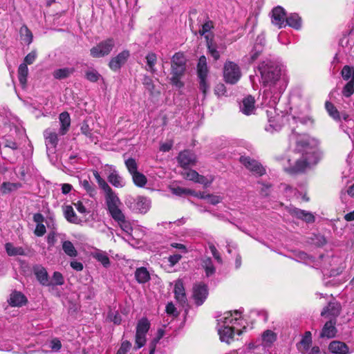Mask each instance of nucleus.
I'll return each mask as SVG.
<instances>
[{
    "instance_id": "obj_1",
    "label": "nucleus",
    "mask_w": 354,
    "mask_h": 354,
    "mask_svg": "<svg viewBox=\"0 0 354 354\" xmlns=\"http://www.w3.org/2000/svg\"><path fill=\"white\" fill-rule=\"evenodd\" d=\"M258 71L260 73L261 82L263 85L271 88L274 86L280 79L281 65L275 61L266 59L259 64ZM272 91L270 88H268L264 91L263 95V97L266 100L268 97L270 98L268 102H264L270 106V109L266 111L269 124L266 127V130L270 133L278 131L281 127V124L277 122L279 116L277 118L272 116L275 113L272 106L276 104L279 96L278 95L277 96H272Z\"/></svg>"
},
{
    "instance_id": "obj_2",
    "label": "nucleus",
    "mask_w": 354,
    "mask_h": 354,
    "mask_svg": "<svg viewBox=\"0 0 354 354\" xmlns=\"http://www.w3.org/2000/svg\"><path fill=\"white\" fill-rule=\"evenodd\" d=\"M295 151L301 153V157L296 160L292 165L288 160L290 166L286 170L290 174L303 172L308 167L317 163V157L314 149L310 145L308 140L303 137L296 138Z\"/></svg>"
},
{
    "instance_id": "obj_3",
    "label": "nucleus",
    "mask_w": 354,
    "mask_h": 354,
    "mask_svg": "<svg viewBox=\"0 0 354 354\" xmlns=\"http://www.w3.org/2000/svg\"><path fill=\"white\" fill-rule=\"evenodd\" d=\"M186 69V59L182 53H176L171 59V84L177 88H181L184 84L180 81Z\"/></svg>"
},
{
    "instance_id": "obj_4",
    "label": "nucleus",
    "mask_w": 354,
    "mask_h": 354,
    "mask_svg": "<svg viewBox=\"0 0 354 354\" xmlns=\"http://www.w3.org/2000/svg\"><path fill=\"white\" fill-rule=\"evenodd\" d=\"M124 203L131 211L140 214H145L150 207L149 201L143 196L134 198L128 196L126 197Z\"/></svg>"
},
{
    "instance_id": "obj_5",
    "label": "nucleus",
    "mask_w": 354,
    "mask_h": 354,
    "mask_svg": "<svg viewBox=\"0 0 354 354\" xmlns=\"http://www.w3.org/2000/svg\"><path fill=\"white\" fill-rule=\"evenodd\" d=\"M113 38H108L92 47L90 50L91 56L93 58H100L109 55L115 47Z\"/></svg>"
},
{
    "instance_id": "obj_6",
    "label": "nucleus",
    "mask_w": 354,
    "mask_h": 354,
    "mask_svg": "<svg viewBox=\"0 0 354 354\" xmlns=\"http://www.w3.org/2000/svg\"><path fill=\"white\" fill-rule=\"evenodd\" d=\"M241 73L239 66L234 62L227 61L223 67V77L226 83L234 84L241 78Z\"/></svg>"
},
{
    "instance_id": "obj_7",
    "label": "nucleus",
    "mask_w": 354,
    "mask_h": 354,
    "mask_svg": "<svg viewBox=\"0 0 354 354\" xmlns=\"http://www.w3.org/2000/svg\"><path fill=\"white\" fill-rule=\"evenodd\" d=\"M150 322L143 317L138 321L136 333V348L142 347L146 343V335L150 328Z\"/></svg>"
},
{
    "instance_id": "obj_8",
    "label": "nucleus",
    "mask_w": 354,
    "mask_h": 354,
    "mask_svg": "<svg viewBox=\"0 0 354 354\" xmlns=\"http://www.w3.org/2000/svg\"><path fill=\"white\" fill-rule=\"evenodd\" d=\"M205 40L208 54L213 57L214 61L218 60L221 55L225 50V46L222 44H218L209 35H205Z\"/></svg>"
},
{
    "instance_id": "obj_9",
    "label": "nucleus",
    "mask_w": 354,
    "mask_h": 354,
    "mask_svg": "<svg viewBox=\"0 0 354 354\" xmlns=\"http://www.w3.org/2000/svg\"><path fill=\"white\" fill-rule=\"evenodd\" d=\"M105 194L106 203L111 217L122 212L119 208V205L120 203V199L113 192L112 189L110 190V192H106Z\"/></svg>"
},
{
    "instance_id": "obj_10",
    "label": "nucleus",
    "mask_w": 354,
    "mask_h": 354,
    "mask_svg": "<svg viewBox=\"0 0 354 354\" xmlns=\"http://www.w3.org/2000/svg\"><path fill=\"white\" fill-rule=\"evenodd\" d=\"M240 162L255 175L262 176L265 173V169L261 165L248 156H241Z\"/></svg>"
},
{
    "instance_id": "obj_11",
    "label": "nucleus",
    "mask_w": 354,
    "mask_h": 354,
    "mask_svg": "<svg viewBox=\"0 0 354 354\" xmlns=\"http://www.w3.org/2000/svg\"><path fill=\"white\" fill-rule=\"evenodd\" d=\"M130 56V52L128 50H122L115 57H112L109 63V68L117 71L127 62Z\"/></svg>"
},
{
    "instance_id": "obj_12",
    "label": "nucleus",
    "mask_w": 354,
    "mask_h": 354,
    "mask_svg": "<svg viewBox=\"0 0 354 354\" xmlns=\"http://www.w3.org/2000/svg\"><path fill=\"white\" fill-rule=\"evenodd\" d=\"M207 295V286L205 283H199L193 287V298L198 306L203 304Z\"/></svg>"
},
{
    "instance_id": "obj_13",
    "label": "nucleus",
    "mask_w": 354,
    "mask_h": 354,
    "mask_svg": "<svg viewBox=\"0 0 354 354\" xmlns=\"http://www.w3.org/2000/svg\"><path fill=\"white\" fill-rule=\"evenodd\" d=\"M272 23L279 28H282L286 26V12L284 9L281 6L273 8L272 11Z\"/></svg>"
},
{
    "instance_id": "obj_14",
    "label": "nucleus",
    "mask_w": 354,
    "mask_h": 354,
    "mask_svg": "<svg viewBox=\"0 0 354 354\" xmlns=\"http://www.w3.org/2000/svg\"><path fill=\"white\" fill-rule=\"evenodd\" d=\"M265 43L266 39L263 35H259L257 37L254 46L249 53L248 59L250 62H254L263 52Z\"/></svg>"
},
{
    "instance_id": "obj_15",
    "label": "nucleus",
    "mask_w": 354,
    "mask_h": 354,
    "mask_svg": "<svg viewBox=\"0 0 354 354\" xmlns=\"http://www.w3.org/2000/svg\"><path fill=\"white\" fill-rule=\"evenodd\" d=\"M178 161L180 166L185 169L189 165L196 164V156L189 150H185L178 154Z\"/></svg>"
},
{
    "instance_id": "obj_16",
    "label": "nucleus",
    "mask_w": 354,
    "mask_h": 354,
    "mask_svg": "<svg viewBox=\"0 0 354 354\" xmlns=\"http://www.w3.org/2000/svg\"><path fill=\"white\" fill-rule=\"evenodd\" d=\"M33 272L37 279L42 286H50V280L45 268L40 265H37L33 267Z\"/></svg>"
},
{
    "instance_id": "obj_17",
    "label": "nucleus",
    "mask_w": 354,
    "mask_h": 354,
    "mask_svg": "<svg viewBox=\"0 0 354 354\" xmlns=\"http://www.w3.org/2000/svg\"><path fill=\"white\" fill-rule=\"evenodd\" d=\"M108 167V181L115 187H122L124 186V181L123 178L118 174V171L111 166Z\"/></svg>"
},
{
    "instance_id": "obj_18",
    "label": "nucleus",
    "mask_w": 354,
    "mask_h": 354,
    "mask_svg": "<svg viewBox=\"0 0 354 354\" xmlns=\"http://www.w3.org/2000/svg\"><path fill=\"white\" fill-rule=\"evenodd\" d=\"M28 300L26 296L21 292L15 290L8 300V304L13 307H20L25 305Z\"/></svg>"
},
{
    "instance_id": "obj_19",
    "label": "nucleus",
    "mask_w": 354,
    "mask_h": 354,
    "mask_svg": "<svg viewBox=\"0 0 354 354\" xmlns=\"http://www.w3.org/2000/svg\"><path fill=\"white\" fill-rule=\"evenodd\" d=\"M174 295L176 301L183 306H184L187 301L183 283L181 280H178L174 286Z\"/></svg>"
},
{
    "instance_id": "obj_20",
    "label": "nucleus",
    "mask_w": 354,
    "mask_h": 354,
    "mask_svg": "<svg viewBox=\"0 0 354 354\" xmlns=\"http://www.w3.org/2000/svg\"><path fill=\"white\" fill-rule=\"evenodd\" d=\"M255 100L254 98L251 96L248 95L243 98L242 103L240 106L241 111L247 115H249L254 113L255 111Z\"/></svg>"
},
{
    "instance_id": "obj_21",
    "label": "nucleus",
    "mask_w": 354,
    "mask_h": 354,
    "mask_svg": "<svg viewBox=\"0 0 354 354\" xmlns=\"http://www.w3.org/2000/svg\"><path fill=\"white\" fill-rule=\"evenodd\" d=\"M328 350L332 354H348V346L340 341H333L328 345Z\"/></svg>"
},
{
    "instance_id": "obj_22",
    "label": "nucleus",
    "mask_w": 354,
    "mask_h": 354,
    "mask_svg": "<svg viewBox=\"0 0 354 354\" xmlns=\"http://www.w3.org/2000/svg\"><path fill=\"white\" fill-rule=\"evenodd\" d=\"M218 333L220 336V339L230 344L233 339L234 328L230 326H218Z\"/></svg>"
},
{
    "instance_id": "obj_23",
    "label": "nucleus",
    "mask_w": 354,
    "mask_h": 354,
    "mask_svg": "<svg viewBox=\"0 0 354 354\" xmlns=\"http://www.w3.org/2000/svg\"><path fill=\"white\" fill-rule=\"evenodd\" d=\"M290 213L292 216L297 218L301 219L306 223H313L315 221V216L310 212L302 210L296 207L290 209Z\"/></svg>"
},
{
    "instance_id": "obj_24",
    "label": "nucleus",
    "mask_w": 354,
    "mask_h": 354,
    "mask_svg": "<svg viewBox=\"0 0 354 354\" xmlns=\"http://www.w3.org/2000/svg\"><path fill=\"white\" fill-rule=\"evenodd\" d=\"M47 149H55L58 142L57 134L50 129H46L44 132Z\"/></svg>"
},
{
    "instance_id": "obj_25",
    "label": "nucleus",
    "mask_w": 354,
    "mask_h": 354,
    "mask_svg": "<svg viewBox=\"0 0 354 354\" xmlns=\"http://www.w3.org/2000/svg\"><path fill=\"white\" fill-rule=\"evenodd\" d=\"M235 316L239 315V313L236 310L234 312ZM233 314L231 312H226L223 314V316H221L218 319V326H230V324H232L234 322H236L238 319L237 317L234 318L232 317Z\"/></svg>"
},
{
    "instance_id": "obj_26",
    "label": "nucleus",
    "mask_w": 354,
    "mask_h": 354,
    "mask_svg": "<svg viewBox=\"0 0 354 354\" xmlns=\"http://www.w3.org/2000/svg\"><path fill=\"white\" fill-rule=\"evenodd\" d=\"M59 122L61 124L59 133L60 135H65L71 125V118L68 112H62L59 116Z\"/></svg>"
},
{
    "instance_id": "obj_27",
    "label": "nucleus",
    "mask_w": 354,
    "mask_h": 354,
    "mask_svg": "<svg viewBox=\"0 0 354 354\" xmlns=\"http://www.w3.org/2000/svg\"><path fill=\"white\" fill-rule=\"evenodd\" d=\"M112 218L118 222V225L124 232L128 234H130L132 232L133 228L131 223L126 220L125 216L122 212L112 216Z\"/></svg>"
},
{
    "instance_id": "obj_28",
    "label": "nucleus",
    "mask_w": 354,
    "mask_h": 354,
    "mask_svg": "<svg viewBox=\"0 0 354 354\" xmlns=\"http://www.w3.org/2000/svg\"><path fill=\"white\" fill-rule=\"evenodd\" d=\"M335 322L333 321L327 322L322 330L320 334L321 337H327V338H333L335 336L337 333V329L335 326Z\"/></svg>"
},
{
    "instance_id": "obj_29",
    "label": "nucleus",
    "mask_w": 354,
    "mask_h": 354,
    "mask_svg": "<svg viewBox=\"0 0 354 354\" xmlns=\"http://www.w3.org/2000/svg\"><path fill=\"white\" fill-rule=\"evenodd\" d=\"M201 266L204 269L205 275L209 277L216 272V268L213 264V261L210 257H204L201 259Z\"/></svg>"
},
{
    "instance_id": "obj_30",
    "label": "nucleus",
    "mask_w": 354,
    "mask_h": 354,
    "mask_svg": "<svg viewBox=\"0 0 354 354\" xmlns=\"http://www.w3.org/2000/svg\"><path fill=\"white\" fill-rule=\"evenodd\" d=\"M209 72L207 58L205 55L199 57L197 64V74L198 77H207Z\"/></svg>"
},
{
    "instance_id": "obj_31",
    "label": "nucleus",
    "mask_w": 354,
    "mask_h": 354,
    "mask_svg": "<svg viewBox=\"0 0 354 354\" xmlns=\"http://www.w3.org/2000/svg\"><path fill=\"white\" fill-rule=\"evenodd\" d=\"M63 212L65 218L70 223H78L80 219L76 215L71 205H65L63 207Z\"/></svg>"
},
{
    "instance_id": "obj_32",
    "label": "nucleus",
    "mask_w": 354,
    "mask_h": 354,
    "mask_svg": "<svg viewBox=\"0 0 354 354\" xmlns=\"http://www.w3.org/2000/svg\"><path fill=\"white\" fill-rule=\"evenodd\" d=\"M22 187L21 183L3 182L0 186V192L2 194H10Z\"/></svg>"
},
{
    "instance_id": "obj_33",
    "label": "nucleus",
    "mask_w": 354,
    "mask_h": 354,
    "mask_svg": "<svg viewBox=\"0 0 354 354\" xmlns=\"http://www.w3.org/2000/svg\"><path fill=\"white\" fill-rule=\"evenodd\" d=\"M135 278L139 283H145L149 281L150 274L146 268L140 267L136 269Z\"/></svg>"
},
{
    "instance_id": "obj_34",
    "label": "nucleus",
    "mask_w": 354,
    "mask_h": 354,
    "mask_svg": "<svg viewBox=\"0 0 354 354\" xmlns=\"http://www.w3.org/2000/svg\"><path fill=\"white\" fill-rule=\"evenodd\" d=\"M5 249L8 256H24L26 252L22 247H17L12 243H7L5 245Z\"/></svg>"
},
{
    "instance_id": "obj_35",
    "label": "nucleus",
    "mask_w": 354,
    "mask_h": 354,
    "mask_svg": "<svg viewBox=\"0 0 354 354\" xmlns=\"http://www.w3.org/2000/svg\"><path fill=\"white\" fill-rule=\"evenodd\" d=\"M312 344V336L310 331H306L304 333L302 339L299 343L298 348L302 352L307 351Z\"/></svg>"
},
{
    "instance_id": "obj_36",
    "label": "nucleus",
    "mask_w": 354,
    "mask_h": 354,
    "mask_svg": "<svg viewBox=\"0 0 354 354\" xmlns=\"http://www.w3.org/2000/svg\"><path fill=\"white\" fill-rule=\"evenodd\" d=\"M74 72L75 69L73 68L66 67L55 70L53 71V75L57 80H62L67 78Z\"/></svg>"
},
{
    "instance_id": "obj_37",
    "label": "nucleus",
    "mask_w": 354,
    "mask_h": 354,
    "mask_svg": "<svg viewBox=\"0 0 354 354\" xmlns=\"http://www.w3.org/2000/svg\"><path fill=\"white\" fill-rule=\"evenodd\" d=\"M147 68L146 69L149 72L154 73L156 71L155 65L157 62V55L153 52L149 53L146 57Z\"/></svg>"
},
{
    "instance_id": "obj_38",
    "label": "nucleus",
    "mask_w": 354,
    "mask_h": 354,
    "mask_svg": "<svg viewBox=\"0 0 354 354\" xmlns=\"http://www.w3.org/2000/svg\"><path fill=\"white\" fill-rule=\"evenodd\" d=\"M286 24L293 28L299 29L301 28V20L297 14L293 13L286 17Z\"/></svg>"
},
{
    "instance_id": "obj_39",
    "label": "nucleus",
    "mask_w": 354,
    "mask_h": 354,
    "mask_svg": "<svg viewBox=\"0 0 354 354\" xmlns=\"http://www.w3.org/2000/svg\"><path fill=\"white\" fill-rule=\"evenodd\" d=\"M93 257L97 261L102 263L104 268H109L111 262L107 254L102 251H97L93 254Z\"/></svg>"
},
{
    "instance_id": "obj_40",
    "label": "nucleus",
    "mask_w": 354,
    "mask_h": 354,
    "mask_svg": "<svg viewBox=\"0 0 354 354\" xmlns=\"http://www.w3.org/2000/svg\"><path fill=\"white\" fill-rule=\"evenodd\" d=\"M28 68L26 64H21L18 68V78L20 84L24 86L27 82Z\"/></svg>"
},
{
    "instance_id": "obj_41",
    "label": "nucleus",
    "mask_w": 354,
    "mask_h": 354,
    "mask_svg": "<svg viewBox=\"0 0 354 354\" xmlns=\"http://www.w3.org/2000/svg\"><path fill=\"white\" fill-rule=\"evenodd\" d=\"M62 249L65 254L70 257H75L77 256V251L70 241H64L62 242Z\"/></svg>"
},
{
    "instance_id": "obj_42",
    "label": "nucleus",
    "mask_w": 354,
    "mask_h": 354,
    "mask_svg": "<svg viewBox=\"0 0 354 354\" xmlns=\"http://www.w3.org/2000/svg\"><path fill=\"white\" fill-rule=\"evenodd\" d=\"M325 107L329 115L335 120L339 121L341 120L339 112L331 102H326Z\"/></svg>"
},
{
    "instance_id": "obj_43",
    "label": "nucleus",
    "mask_w": 354,
    "mask_h": 354,
    "mask_svg": "<svg viewBox=\"0 0 354 354\" xmlns=\"http://www.w3.org/2000/svg\"><path fill=\"white\" fill-rule=\"evenodd\" d=\"M131 176L133 183L136 186L142 187L147 184V180L143 174L137 171L133 174Z\"/></svg>"
},
{
    "instance_id": "obj_44",
    "label": "nucleus",
    "mask_w": 354,
    "mask_h": 354,
    "mask_svg": "<svg viewBox=\"0 0 354 354\" xmlns=\"http://www.w3.org/2000/svg\"><path fill=\"white\" fill-rule=\"evenodd\" d=\"M80 130L81 133L88 138L91 142H96V138L93 136L92 129L86 121L82 122Z\"/></svg>"
},
{
    "instance_id": "obj_45",
    "label": "nucleus",
    "mask_w": 354,
    "mask_h": 354,
    "mask_svg": "<svg viewBox=\"0 0 354 354\" xmlns=\"http://www.w3.org/2000/svg\"><path fill=\"white\" fill-rule=\"evenodd\" d=\"M263 342L266 345H270L277 339V334L270 330H267L262 334Z\"/></svg>"
},
{
    "instance_id": "obj_46",
    "label": "nucleus",
    "mask_w": 354,
    "mask_h": 354,
    "mask_svg": "<svg viewBox=\"0 0 354 354\" xmlns=\"http://www.w3.org/2000/svg\"><path fill=\"white\" fill-rule=\"evenodd\" d=\"M85 77L91 82H97L101 77V75L95 69H88L85 73Z\"/></svg>"
},
{
    "instance_id": "obj_47",
    "label": "nucleus",
    "mask_w": 354,
    "mask_h": 354,
    "mask_svg": "<svg viewBox=\"0 0 354 354\" xmlns=\"http://www.w3.org/2000/svg\"><path fill=\"white\" fill-rule=\"evenodd\" d=\"M354 93V79L349 80L342 89V94L346 97H351Z\"/></svg>"
},
{
    "instance_id": "obj_48",
    "label": "nucleus",
    "mask_w": 354,
    "mask_h": 354,
    "mask_svg": "<svg viewBox=\"0 0 354 354\" xmlns=\"http://www.w3.org/2000/svg\"><path fill=\"white\" fill-rule=\"evenodd\" d=\"M171 192L173 194L176 196L190 195L194 194V191L189 189H185L180 187H171Z\"/></svg>"
},
{
    "instance_id": "obj_49",
    "label": "nucleus",
    "mask_w": 354,
    "mask_h": 354,
    "mask_svg": "<svg viewBox=\"0 0 354 354\" xmlns=\"http://www.w3.org/2000/svg\"><path fill=\"white\" fill-rule=\"evenodd\" d=\"M81 185L91 196L93 197L96 194V189L95 186L88 180H84L81 182Z\"/></svg>"
},
{
    "instance_id": "obj_50",
    "label": "nucleus",
    "mask_w": 354,
    "mask_h": 354,
    "mask_svg": "<svg viewBox=\"0 0 354 354\" xmlns=\"http://www.w3.org/2000/svg\"><path fill=\"white\" fill-rule=\"evenodd\" d=\"M64 283L63 275L59 272H54L52 279L50 280V286H61Z\"/></svg>"
},
{
    "instance_id": "obj_51",
    "label": "nucleus",
    "mask_w": 354,
    "mask_h": 354,
    "mask_svg": "<svg viewBox=\"0 0 354 354\" xmlns=\"http://www.w3.org/2000/svg\"><path fill=\"white\" fill-rule=\"evenodd\" d=\"M125 165L129 172L132 175L138 171V165L134 158H130L125 160Z\"/></svg>"
},
{
    "instance_id": "obj_52",
    "label": "nucleus",
    "mask_w": 354,
    "mask_h": 354,
    "mask_svg": "<svg viewBox=\"0 0 354 354\" xmlns=\"http://www.w3.org/2000/svg\"><path fill=\"white\" fill-rule=\"evenodd\" d=\"M213 22L211 20L206 21L204 24L202 25L201 28L198 30L201 35H209L208 33L213 28Z\"/></svg>"
},
{
    "instance_id": "obj_53",
    "label": "nucleus",
    "mask_w": 354,
    "mask_h": 354,
    "mask_svg": "<svg viewBox=\"0 0 354 354\" xmlns=\"http://www.w3.org/2000/svg\"><path fill=\"white\" fill-rule=\"evenodd\" d=\"M198 173L195 170H187L185 169L183 172H182V175L184 178L189 180H192L196 182V178H198Z\"/></svg>"
},
{
    "instance_id": "obj_54",
    "label": "nucleus",
    "mask_w": 354,
    "mask_h": 354,
    "mask_svg": "<svg viewBox=\"0 0 354 354\" xmlns=\"http://www.w3.org/2000/svg\"><path fill=\"white\" fill-rule=\"evenodd\" d=\"M142 83L145 87V88L149 92L151 95H153L154 90V84L153 83L152 79L145 75L143 78Z\"/></svg>"
},
{
    "instance_id": "obj_55",
    "label": "nucleus",
    "mask_w": 354,
    "mask_h": 354,
    "mask_svg": "<svg viewBox=\"0 0 354 354\" xmlns=\"http://www.w3.org/2000/svg\"><path fill=\"white\" fill-rule=\"evenodd\" d=\"M199 79V89L202 91L205 97L207 91L209 89V85L207 82V77H198Z\"/></svg>"
},
{
    "instance_id": "obj_56",
    "label": "nucleus",
    "mask_w": 354,
    "mask_h": 354,
    "mask_svg": "<svg viewBox=\"0 0 354 354\" xmlns=\"http://www.w3.org/2000/svg\"><path fill=\"white\" fill-rule=\"evenodd\" d=\"M131 347V344L130 342L126 340L122 342L121 346L116 354H127L128 351L130 350Z\"/></svg>"
},
{
    "instance_id": "obj_57",
    "label": "nucleus",
    "mask_w": 354,
    "mask_h": 354,
    "mask_svg": "<svg viewBox=\"0 0 354 354\" xmlns=\"http://www.w3.org/2000/svg\"><path fill=\"white\" fill-rule=\"evenodd\" d=\"M37 58V52L35 50H32L24 58V62L22 64H32Z\"/></svg>"
},
{
    "instance_id": "obj_58",
    "label": "nucleus",
    "mask_w": 354,
    "mask_h": 354,
    "mask_svg": "<svg viewBox=\"0 0 354 354\" xmlns=\"http://www.w3.org/2000/svg\"><path fill=\"white\" fill-rule=\"evenodd\" d=\"M1 145H3L4 147L10 148L12 150L18 149V145L14 140L10 139H3Z\"/></svg>"
},
{
    "instance_id": "obj_59",
    "label": "nucleus",
    "mask_w": 354,
    "mask_h": 354,
    "mask_svg": "<svg viewBox=\"0 0 354 354\" xmlns=\"http://www.w3.org/2000/svg\"><path fill=\"white\" fill-rule=\"evenodd\" d=\"M209 248L213 257L217 261V262L219 263H222V262H223L222 258H221L218 251L217 250L216 248L214 246V245L212 243L209 244Z\"/></svg>"
},
{
    "instance_id": "obj_60",
    "label": "nucleus",
    "mask_w": 354,
    "mask_h": 354,
    "mask_svg": "<svg viewBox=\"0 0 354 354\" xmlns=\"http://www.w3.org/2000/svg\"><path fill=\"white\" fill-rule=\"evenodd\" d=\"M207 200H208V202L210 204L215 205L221 203L223 200V198L218 195L208 194Z\"/></svg>"
},
{
    "instance_id": "obj_61",
    "label": "nucleus",
    "mask_w": 354,
    "mask_h": 354,
    "mask_svg": "<svg viewBox=\"0 0 354 354\" xmlns=\"http://www.w3.org/2000/svg\"><path fill=\"white\" fill-rule=\"evenodd\" d=\"M50 347L53 351H58L62 348V343L59 339L54 338L50 342Z\"/></svg>"
},
{
    "instance_id": "obj_62",
    "label": "nucleus",
    "mask_w": 354,
    "mask_h": 354,
    "mask_svg": "<svg viewBox=\"0 0 354 354\" xmlns=\"http://www.w3.org/2000/svg\"><path fill=\"white\" fill-rule=\"evenodd\" d=\"M46 232V227L44 224H37L35 230V234L37 236H42Z\"/></svg>"
},
{
    "instance_id": "obj_63",
    "label": "nucleus",
    "mask_w": 354,
    "mask_h": 354,
    "mask_svg": "<svg viewBox=\"0 0 354 354\" xmlns=\"http://www.w3.org/2000/svg\"><path fill=\"white\" fill-rule=\"evenodd\" d=\"M166 312L169 315H171L174 317H177L178 313H177L176 308L172 303H169L166 306Z\"/></svg>"
},
{
    "instance_id": "obj_64",
    "label": "nucleus",
    "mask_w": 354,
    "mask_h": 354,
    "mask_svg": "<svg viewBox=\"0 0 354 354\" xmlns=\"http://www.w3.org/2000/svg\"><path fill=\"white\" fill-rule=\"evenodd\" d=\"M212 180H209L205 176L198 174V178H196V183L202 184L205 187L209 185Z\"/></svg>"
}]
</instances>
